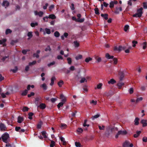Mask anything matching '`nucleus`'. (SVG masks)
Masks as SVG:
<instances>
[{"instance_id":"1","label":"nucleus","mask_w":147,"mask_h":147,"mask_svg":"<svg viewBox=\"0 0 147 147\" xmlns=\"http://www.w3.org/2000/svg\"><path fill=\"white\" fill-rule=\"evenodd\" d=\"M143 8L142 7H141L138 9L137 10V13L135 14H134L133 16L134 17H141L143 13L142 10Z\"/></svg>"},{"instance_id":"2","label":"nucleus","mask_w":147,"mask_h":147,"mask_svg":"<svg viewBox=\"0 0 147 147\" xmlns=\"http://www.w3.org/2000/svg\"><path fill=\"white\" fill-rule=\"evenodd\" d=\"M107 130L109 135L111 133L114 132L115 131H117L118 129L117 127H112L111 126H109L107 128Z\"/></svg>"},{"instance_id":"3","label":"nucleus","mask_w":147,"mask_h":147,"mask_svg":"<svg viewBox=\"0 0 147 147\" xmlns=\"http://www.w3.org/2000/svg\"><path fill=\"white\" fill-rule=\"evenodd\" d=\"M9 137V134L7 133H5L1 137L3 141L6 143L7 142V140Z\"/></svg>"},{"instance_id":"4","label":"nucleus","mask_w":147,"mask_h":147,"mask_svg":"<svg viewBox=\"0 0 147 147\" xmlns=\"http://www.w3.org/2000/svg\"><path fill=\"white\" fill-rule=\"evenodd\" d=\"M127 133V132L126 131L120 130L118 131L117 134L116 135L115 138H117L118 137L119 135H125Z\"/></svg>"},{"instance_id":"5","label":"nucleus","mask_w":147,"mask_h":147,"mask_svg":"<svg viewBox=\"0 0 147 147\" xmlns=\"http://www.w3.org/2000/svg\"><path fill=\"white\" fill-rule=\"evenodd\" d=\"M77 17L78 18L77 20V22H80L82 23L84 21V18H82L80 19V18L81 17V15L80 14H78L77 15Z\"/></svg>"},{"instance_id":"6","label":"nucleus","mask_w":147,"mask_h":147,"mask_svg":"<svg viewBox=\"0 0 147 147\" xmlns=\"http://www.w3.org/2000/svg\"><path fill=\"white\" fill-rule=\"evenodd\" d=\"M6 129L7 128L4 123H0V130L1 131H5L6 130Z\"/></svg>"},{"instance_id":"7","label":"nucleus","mask_w":147,"mask_h":147,"mask_svg":"<svg viewBox=\"0 0 147 147\" xmlns=\"http://www.w3.org/2000/svg\"><path fill=\"white\" fill-rule=\"evenodd\" d=\"M125 71H120L119 72V75L120 76V80L122 81L124 76V72Z\"/></svg>"},{"instance_id":"8","label":"nucleus","mask_w":147,"mask_h":147,"mask_svg":"<svg viewBox=\"0 0 147 147\" xmlns=\"http://www.w3.org/2000/svg\"><path fill=\"white\" fill-rule=\"evenodd\" d=\"M9 5V2L7 1H3L2 5L3 6L5 7L6 8V7H8Z\"/></svg>"},{"instance_id":"9","label":"nucleus","mask_w":147,"mask_h":147,"mask_svg":"<svg viewBox=\"0 0 147 147\" xmlns=\"http://www.w3.org/2000/svg\"><path fill=\"white\" fill-rule=\"evenodd\" d=\"M35 15H38L39 17H41L43 14V13L42 11H40L38 12L37 11H35L34 12Z\"/></svg>"},{"instance_id":"10","label":"nucleus","mask_w":147,"mask_h":147,"mask_svg":"<svg viewBox=\"0 0 147 147\" xmlns=\"http://www.w3.org/2000/svg\"><path fill=\"white\" fill-rule=\"evenodd\" d=\"M147 120L145 119H142L140 123L142 124V126L145 127L147 126Z\"/></svg>"},{"instance_id":"11","label":"nucleus","mask_w":147,"mask_h":147,"mask_svg":"<svg viewBox=\"0 0 147 147\" xmlns=\"http://www.w3.org/2000/svg\"><path fill=\"white\" fill-rule=\"evenodd\" d=\"M40 51L39 50H37L36 53H34L33 54L34 57H36V58H38L39 56L38 55L40 53Z\"/></svg>"},{"instance_id":"12","label":"nucleus","mask_w":147,"mask_h":147,"mask_svg":"<svg viewBox=\"0 0 147 147\" xmlns=\"http://www.w3.org/2000/svg\"><path fill=\"white\" fill-rule=\"evenodd\" d=\"M6 39H3L1 40H0V44H2L3 47H5L6 46L5 42L6 41Z\"/></svg>"},{"instance_id":"13","label":"nucleus","mask_w":147,"mask_h":147,"mask_svg":"<svg viewBox=\"0 0 147 147\" xmlns=\"http://www.w3.org/2000/svg\"><path fill=\"white\" fill-rule=\"evenodd\" d=\"M60 98L61 99V101L62 102H63L64 103H65V102L66 101V99L65 98V97L64 96V95L63 94H61L60 95Z\"/></svg>"},{"instance_id":"14","label":"nucleus","mask_w":147,"mask_h":147,"mask_svg":"<svg viewBox=\"0 0 147 147\" xmlns=\"http://www.w3.org/2000/svg\"><path fill=\"white\" fill-rule=\"evenodd\" d=\"M129 142L126 141L123 143V147H129Z\"/></svg>"},{"instance_id":"15","label":"nucleus","mask_w":147,"mask_h":147,"mask_svg":"<svg viewBox=\"0 0 147 147\" xmlns=\"http://www.w3.org/2000/svg\"><path fill=\"white\" fill-rule=\"evenodd\" d=\"M119 11H122V9L121 7H120L119 8H118L117 7L116 8V10L115 11V13L118 14L119 13Z\"/></svg>"},{"instance_id":"16","label":"nucleus","mask_w":147,"mask_h":147,"mask_svg":"<svg viewBox=\"0 0 147 147\" xmlns=\"http://www.w3.org/2000/svg\"><path fill=\"white\" fill-rule=\"evenodd\" d=\"M24 121V118L23 117L20 116H19L18 119V122L19 123H21Z\"/></svg>"},{"instance_id":"17","label":"nucleus","mask_w":147,"mask_h":147,"mask_svg":"<svg viewBox=\"0 0 147 147\" xmlns=\"http://www.w3.org/2000/svg\"><path fill=\"white\" fill-rule=\"evenodd\" d=\"M105 57L107 59H109L113 58L114 56H111L109 53H107L106 54Z\"/></svg>"},{"instance_id":"18","label":"nucleus","mask_w":147,"mask_h":147,"mask_svg":"<svg viewBox=\"0 0 147 147\" xmlns=\"http://www.w3.org/2000/svg\"><path fill=\"white\" fill-rule=\"evenodd\" d=\"M101 16L103 17L105 20L108 19V14L107 13H105V14L102 13L101 14Z\"/></svg>"},{"instance_id":"19","label":"nucleus","mask_w":147,"mask_h":147,"mask_svg":"<svg viewBox=\"0 0 147 147\" xmlns=\"http://www.w3.org/2000/svg\"><path fill=\"white\" fill-rule=\"evenodd\" d=\"M39 107L41 109H43L46 108V106L44 103H41L39 105Z\"/></svg>"},{"instance_id":"20","label":"nucleus","mask_w":147,"mask_h":147,"mask_svg":"<svg viewBox=\"0 0 147 147\" xmlns=\"http://www.w3.org/2000/svg\"><path fill=\"white\" fill-rule=\"evenodd\" d=\"M27 36L29 37L28 38V40H29L32 37L33 35L32 34V32H28L27 34Z\"/></svg>"},{"instance_id":"21","label":"nucleus","mask_w":147,"mask_h":147,"mask_svg":"<svg viewBox=\"0 0 147 147\" xmlns=\"http://www.w3.org/2000/svg\"><path fill=\"white\" fill-rule=\"evenodd\" d=\"M141 132V131H137L136 134H134V137L135 138H137L140 135V134Z\"/></svg>"},{"instance_id":"22","label":"nucleus","mask_w":147,"mask_h":147,"mask_svg":"<svg viewBox=\"0 0 147 147\" xmlns=\"http://www.w3.org/2000/svg\"><path fill=\"white\" fill-rule=\"evenodd\" d=\"M139 119L138 117L135 118L134 120V125H138L139 124Z\"/></svg>"},{"instance_id":"23","label":"nucleus","mask_w":147,"mask_h":147,"mask_svg":"<svg viewBox=\"0 0 147 147\" xmlns=\"http://www.w3.org/2000/svg\"><path fill=\"white\" fill-rule=\"evenodd\" d=\"M124 85L123 83L122 82H119L117 84V85L118 87L120 89L121 88V87L123 86Z\"/></svg>"},{"instance_id":"24","label":"nucleus","mask_w":147,"mask_h":147,"mask_svg":"<svg viewBox=\"0 0 147 147\" xmlns=\"http://www.w3.org/2000/svg\"><path fill=\"white\" fill-rule=\"evenodd\" d=\"M40 86L41 87H42L43 89L45 90L47 89V86L45 83L43 84L42 85H40Z\"/></svg>"},{"instance_id":"25","label":"nucleus","mask_w":147,"mask_h":147,"mask_svg":"<svg viewBox=\"0 0 147 147\" xmlns=\"http://www.w3.org/2000/svg\"><path fill=\"white\" fill-rule=\"evenodd\" d=\"M48 18L51 19H54L56 18V17L55 16L54 14H52L49 15V17H48Z\"/></svg>"},{"instance_id":"26","label":"nucleus","mask_w":147,"mask_h":147,"mask_svg":"<svg viewBox=\"0 0 147 147\" xmlns=\"http://www.w3.org/2000/svg\"><path fill=\"white\" fill-rule=\"evenodd\" d=\"M116 82V81L113 79H111L108 82L109 84H113Z\"/></svg>"},{"instance_id":"27","label":"nucleus","mask_w":147,"mask_h":147,"mask_svg":"<svg viewBox=\"0 0 147 147\" xmlns=\"http://www.w3.org/2000/svg\"><path fill=\"white\" fill-rule=\"evenodd\" d=\"M100 115L99 114H97L96 115H94V116H92L91 117L92 119V120H94L95 119L99 117Z\"/></svg>"},{"instance_id":"28","label":"nucleus","mask_w":147,"mask_h":147,"mask_svg":"<svg viewBox=\"0 0 147 147\" xmlns=\"http://www.w3.org/2000/svg\"><path fill=\"white\" fill-rule=\"evenodd\" d=\"M56 79L53 76V77L51 79V82L50 84V85L51 86H52L53 85L54 83V81Z\"/></svg>"},{"instance_id":"29","label":"nucleus","mask_w":147,"mask_h":147,"mask_svg":"<svg viewBox=\"0 0 147 147\" xmlns=\"http://www.w3.org/2000/svg\"><path fill=\"white\" fill-rule=\"evenodd\" d=\"M143 99V98L142 97H140L137 98L136 101V103H138L139 101L142 100Z\"/></svg>"},{"instance_id":"30","label":"nucleus","mask_w":147,"mask_h":147,"mask_svg":"<svg viewBox=\"0 0 147 147\" xmlns=\"http://www.w3.org/2000/svg\"><path fill=\"white\" fill-rule=\"evenodd\" d=\"M54 36L56 37H58L60 35L59 32L57 31L55 32L54 33Z\"/></svg>"},{"instance_id":"31","label":"nucleus","mask_w":147,"mask_h":147,"mask_svg":"<svg viewBox=\"0 0 147 147\" xmlns=\"http://www.w3.org/2000/svg\"><path fill=\"white\" fill-rule=\"evenodd\" d=\"M142 45L143 46V49H145L146 47L147 42H144L142 44Z\"/></svg>"},{"instance_id":"32","label":"nucleus","mask_w":147,"mask_h":147,"mask_svg":"<svg viewBox=\"0 0 147 147\" xmlns=\"http://www.w3.org/2000/svg\"><path fill=\"white\" fill-rule=\"evenodd\" d=\"M64 103V102H59L57 105L58 108V109H59L60 108V107H62Z\"/></svg>"},{"instance_id":"33","label":"nucleus","mask_w":147,"mask_h":147,"mask_svg":"<svg viewBox=\"0 0 147 147\" xmlns=\"http://www.w3.org/2000/svg\"><path fill=\"white\" fill-rule=\"evenodd\" d=\"M5 146L6 147H15V146L13 144H11L9 143L6 144Z\"/></svg>"},{"instance_id":"34","label":"nucleus","mask_w":147,"mask_h":147,"mask_svg":"<svg viewBox=\"0 0 147 147\" xmlns=\"http://www.w3.org/2000/svg\"><path fill=\"white\" fill-rule=\"evenodd\" d=\"M28 93V91L27 90L25 89L23 91L22 93V96H26L27 95Z\"/></svg>"},{"instance_id":"35","label":"nucleus","mask_w":147,"mask_h":147,"mask_svg":"<svg viewBox=\"0 0 147 147\" xmlns=\"http://www.w3.org/2000/svg\"><path fill=\"white\" fill-rule=\"evenodd\" d=\"M34 114L32 112H30L28 113V116L29 117H28V118L30 119H32V116Z\"/></svg>"},{"instance_id":"36","label":"nucleus","mask_w":147,"mask_h":147,"mask_svg":"<svg viewBox=\"0 0 147 147\" xmlns=\"http://www.w3.org/2000/svg\"><path fill=\"white\" fill-rule=\"evenodd\" d=\"M60 140L61 142H62L63 143V144L65 145L66 144V142L65 141V138L62 137L60 138Z\"/></svg>"},{"instance_id":"37","label":"nucleus","mask_w":147,"mask_h":147,"mask_svg":"<svg viewBox=\"0 0 147 147\" xmlns=\"http://www.w3.org/2000/svg\"><path fill=\"white\" fill-rule=\"evenodd\" d=\"M119 51H121L123 50L126 48L125 47V46L122 47L121 46H119Z\"/></svg>"},{"instance_id":"38","label":"nucleus","mask_w":147,"mask_h":147,"mask_svg":"<svg viewBox=\"0 0 147 147\" xmlns=\"http://www.w3.org/2000/svg\"><path fill=\"white\" fill-rule=\"evenodd\" d=\"M87 80L85 78H81V79L80 81V83H83L84 82H87Z\"/></svg>"},{"instance_id":"39","label":"nucleus","mask_w":147,"mask_h":147,"mask_svg":"<svg viewBox=\"0 0 147 147\" xmlns=\"http://www.w3.org/2000/svg\"><path fill=\"white\" fill-rule=\"evenodd\" d=\"M129 26L127 25H126L124 27V30L125 31L127 32L129 28Z\"/></svg>"},{"instance_id":"40","label":"nucleus","mask_w":147,"mask_h":147,"mask_svg":"<svg viewBox=\"0 0 147 147\" xmlns=\"http://www.w3.org/2000/svg\"><path fill=\"white\" fill-rule=\"evenodd\" d=\"M44 138H47V137L46 135V132L45 131H43L41 132Z\"/></svg>"},{"instance_id":"41","label":"nucleus","mask_w":147,"mask_h":147,"mask_svg":"<svg viewBox=\"0 0 147 147\" xmlns=\"http://www.w3.org/2000/svg\"><path fill=\"white\" fill-rule=\"evenodd\" d=\"M92 59L90 57H87L85 59V61L86 63H88L89 61H91Z\"/></svg>"},{"instance_id":"42","label":"nucleus","mask_w":147,"mask_h":147,"mask_svg":"<svg viewBox=\"0 0 147 147\" xmlns=\"http://www.w3.org/2000/svg\"><path fill=\"white\" fill-rule=\"evenodd\" d=\"M95 59L97 61L98 63H99L101 61V59L100 57H98V56H96L95 57Z\"/></svg>"},{"instance_id":"43","label":"nucleus","mask_w":147,"mask_h":147,"mask_svg":"<svg viewBox=\"0 0 147 147\" xmlns=\"http://www.w3.org/2000/svg\"><path fill=\"white\" fill-rule=\"evenodd\" d=\"M29 108L27 107H24L22 109V111L23 112L27 111H28Z\"/></svg>"},{"instance_id":"44","label":"nucleus","mask_w":147,"mask_h":147,"mask_svg":"<svg viewBox=\"0 0 147 147\" xmlns=\"http://www.w3.org/2000/svg\"><path fill=\"white\" fill-rule=\"evenodd\" d=\"M95 13L97 15H99L100 14V13L99 12V10L98 8L97 7L96 8L94 9Z\"/></svg>"},{"instance_id":"45","label":"nucleus","mask_w":147,"mask_h":147,"mask_svg":"<svg viewBox=\"0 0 147 147\" xmlns=\"http://www.w3.org/2000/svg\"><path fill=\"white\" fill-rule=\"evenodd\" d=\"M42 125V122L41 121L37 125V128L40 129L41 128Z\"/></svg>"},{"instance_id":"46","label":"nucleus","mask_w":147,"mask_h":147,"mask_svg":"<svg viewBox=\"0 0 147 147\" xmlns=\"http://www.w3.org/2000/svg\"><path fill=\"white\" fill-rule=\"evenodd\" d=\"M12 32V31L10 29H6L5 31V34H9L11 33Z\"/></svg>"},{"instance_id":"47","label":"nucleus","mask_w":147,"mask_h":147,"mask_svg":"<svg viewBox=\"0 0 147 147\" xmlns=\"http://www.w3.org/2000/svg\"><path fill=\"white\" fill-rule=\"evenodd\" d=\"M45 30L47 34H50L51 33V30L50 29L46 28Z\"/></svg>"},{"instance_id":"48","label":"nucleus","mask_w":147,"mask_h":147,"mask_svg":"<svg viewBox=\"0 0 147 147\" xmlns=\"http://www.w3.org/2000/svg\"><path fill=\"white\" fill-rule=\"evenodd\" d=\"M54 5H51L49 7V10L50 11H51L54 8Z\"/></svg>"},{"instance_id":"49","label":"nucleus","mask_w":147,"mask_h":147,"mask_svg":"<svg viewBox=\"0 0 147 147\" xmlns=\"http://www.w3.org/2000/svg\"><path fill=\"white\" fill-rule=\"evenodd\" d=\"M74 44L75 46L76 47H78L79 46V45H80L79 43V42H78L77 41H74Z\"/></svg>"},{"instance_id":"50","label":"nucleus","mask_w":147,"mask_h":147,"mask_svg":"<svg viewBox=\"0 0 147 147\" xmlns=\"http://www.w3.org/2000/svg\"><path fill=\"white\" fill-rule=\"evenodd\" d=\"M143 7L144 9H147V3L146 2H144L143 3Z\"/></svg>"},{"instance_id":"51","label":"nucleus","mask_w":147,"mask_h":147,"mask_svg":"<svg viewBox=\"0 0 147 147\" xmlns=\"http://www.w3.org/2000/svg\"><path fill=\"white\" fill-rule=\"evenodd\" d=\"M55 145V142L53 141H51V143L50 145V147H54V146Z\"/></svg>"},{"instance_id":"52","label":"nucleus","mask_w":147,"mask_h":147,"mask_svg":"<svg viewBox=\"0 0 147 147\" xmlns=\"http://www.w3.org/2000/svg\"><path fill=\"white\" fill-rule=\"evenodd\" d=\"M87 120L85 119L84 121V123L83 124V126L84 127H89V124H86V123L87 121Z\"/></svg>"},{"instance_id":"53","label":"nucleus","mask_w":147,"mask_h":147,"mask_svg":"<svg viewBox=\"0 0 147 147\" xmlns=\"http://www.w3.org/2000/svg\"><path fill=\"white\" fill-rule=\"evenodd\" d=\"M77 132H78L79 133H82L83 132V130L82 128H79L77 130Z\"/></svg>"},{"instance_id":"54","label":"nucleus","mask_w":147,"mask_h":147,"mask_svg":"<svg viewBox=\"0 0 147 147\" xmlns=\"http://www.w3.org/2000/svg\"><path fill=\"white\" fill-rule=\"evenodd\" d=\"M63 82L62 80H60L58 83V84L59 87H61L62 86V84H63Z\"/></svg>"},{"instance_id":"55","label":"nucleus","mask_w":147,"mask_h":147,"mask_svg":"<svg viewBox=\"0 0 147 147\" xmlns=\"http://www.w3.org/2000/svg\"><path fill=\"white\" fill-rule=\"evenodd\" d=\"M113 1H111L110 3L109 7L111 8H112L114 7V4Z\"/></svg>"},{"instance_id":"56","label":"nucleus","mask_w":147,"mask_h":147,"mask_svg":"<svg viewBox=\"0 0 147 147\" xmlns=\"http://www.w3.org/2000/svg\"><path fill=\"white\" fill-rule=\"evenodd\" d=\"M67 60L68 61V63L69 64H71V59L70 57H68L67 59Z\"/></svg>"},{"instance_id":"57","label":"nucleus","mask_w":147,"mask_h":147,"mask_svg":"<svg viewBox=\"0 0 147 147\" xmlns=\"http://www.w3.org/2000/svg\"><path fill=\"white\" fill-rule=\"evenodd\" d=\"M38 25V24L37 22L35 23H32L30 24L31 26L32 27H34L35 26H37Z\"/></svg>"},{"instance_id":"58","label":"nucleus","mask_w":147,"mask_h":147,"mask_svg":"<svg viewBox=\"0 0 147 147\" xmlns=\"http://www.w3.org/2000/svg\"><path fill=\"white\" fill-rule=\"evenodd\" d=\"M36 63V61H34L32 62H30L29 63V66H32V65L35 64Z\"/></svg>"},{"instance_id":"59","label":"nucleus","mask_w":147,"mask_h":147,"mask_svg":"<svg viewBox=\"0 0 147 147\" xmlns=\"http://www.w3.org/2000/svg\"><path fill=\"white\" fill-rule=\"evenodd\" d=\"M129 91L130 94H132L134 92L133 88H130L129 90Z\"/></svg>"},{"instance_id":"60","label":"nucleus","mask_w":147,"mask_h":147,"mask_svg":"<svg viewBox=\"0 0 147 147\" xmlns=\"http://www.w3.org/2000/svg\"><path fill=\"white\" fill-rule=\"evenodd\" d=\"M51 48L50 46L49 45H48L47 46V48H46L45 49V51H51Z\"/></svg>"},{"instance_id":"61","label":"nucleus","mask_w":147,"mask_h":147,"mask_svg":"<svg viewBox=\"0 0 147 147\" xmlns=\"http://www.w3.org/2000/svg\"><path fill=\"white\" fill-rule=\"evenodd\" d=\"M113 59L114 61V64L115 65L117 64V59L116 58L114 57Z\"/></svg>"},{"instance_id":"62","label":"nucleus","mask_w":147,"mask_h":147,"mask_svg":"<svg viewBox=\"0 0 147 147\" xmlns=\"http://www.w3.org/2000/svg\"><path fill=\"white\" fill-rule=\"evenodd\" d=\"M82 56L81 55H79L76 57V60H78L82 59Z\"/></svg>"},{"instance_id":"63","label":"nucleus","mask_w":147,"mask_h":147,"mask_svg":"<svg viewBox=\"0 0 147 147\" xmlns=\"http://www.w3.org/2000/svg\"><path fill=\"white\" fill-rule=\"evenodd\" d=\"M75 144L77 147H80V146L81 144L80 142H75Z\"/></svg>"},{"instance_id":"64","label":"nucleus","mask_w":147,"mask_h":147,"mask_svg":"<svg viewBox=\"0 0 147 147\" xmlns=\"http://www.w3.org/2000/svg\"><path fill=\"white\" fill-rule=\"evenodd\" d=\"M61 127L62 128H64L66 127L67 126V125L65 123H61Z\"/></svg>"}]
</instances>
